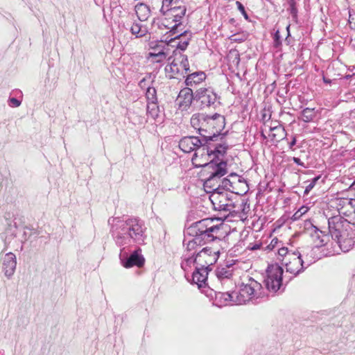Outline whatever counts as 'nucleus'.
I'll list each match as a JSON object with an SVG mask.
<instances>
[{
    "label": "nucleus",
    "mask_w": 355,
    "mask_h": 355,
    "mask_svg": "<svg viewBox=\"0 0 355 355\" xmlns=\"http://www.w3.org/2000/svg\"><path fill=\"white\" fill-rule=\"evenodd\" d=\"M108 224L116 245L121 248L119 257L123 266L125 268L141 267L145 260L141 254V250H135L128 257L125 248L134 243L141 244L144 242L146 230L144 223L135 218L124 220L112 217L108 219Z\"/></svg>",
    "instance_id": "f257e3e1"
},
{
    "label": "nucleus",
    "mask_w": 355,
    "mask_h": 355,
    "mask_svg": "<svg viewBox=\"0 0 355 355\" xmlns=\"http://www.w3.org/2000/svg\"><path fill=\"white\" fill-rule=\"evenodd\" d=\"M191 126L198 131L205 143L216 141L225 125L224 116L214 114L196 113L191 118Z\"/></svg>",
    "instance_id": "f03ea898"
},
{
    "label": "nucleus",
    "mask_w": 355,
    "mask_h": 355,
    "mask_svg": "<svg viewBox=\"0 0 355 355\" xmlns=\"http://www.w3.org/2000/svg\"><path fill=\"white\" fill-rule=\"evenodd\" d=\"M223 226L224 224L219 218H206L193 223L187 227L186 233L197 237L205 245L219 239L222 236Z\"/></svg>",
    "instance_id": "7ed1b4c3"
},
{
    "label": "nucleus",
    "mask_w": 355,
    "mask_h": 355,
    "mask_svg": "<svg viewBox=\"0 0 355 355\" xmlns=\"http://www.w3.org/2000/svg\"><path fill=\"white\" fill-rule=\"evenodd\" d=\"M329 232L340 250L349 251L355 244V233L352 224L344 220L341 216H334L328 219Z\"/></svg>",
    "instance_id": "20e7f679"
},
{
    "label": "nucleus",
    "mask_w": 355,
    "mask_h": 355,
    "mask_svg": "<svg viewBox=\"0 0 355 355\" xmlns=\"http://www.w3.org/2000/svg\"><path fill=\"white\" fill-rule=\"evenodd\" d=\"M266 296L261 284L252 278H248L246 282H243L236 292V304H241L252 301L258 303L259 299Z\"/></svg>",
    "instance_id": "39448f33"
},
{
    "label": "nucleus",
    "mask_w": 355,
    "mask_h": 355,
    "mask_svg": "<svg viewBox=\"0 0 355 355\" xmlns=\"http://www.w3.org/2000/svg\"><path fill=\"white\" fill-rule=\"evenodd\" d=\"M209 200L214 206V209L218 211H232L235 207L232 199L234 196L233 192L223 191L220 187L210 191Z\"/></svg>",
    "instance_id": "423d86ee"
},
{
    "label": "nucleus",
    "mask_w": 355,
    "mask_h": 355,
    "mask_svg": "<svg viewBox=\"0 0 355 355\" xmlns=\"http://www.w3.org/2000/svg\"><path fill=\"white\" fill-rule=\"evenodd\" d=\"M211 142H205L197 148L191 159L193 166L196 168L205 167V171H207L212 169L211 165H218V163L213 162L214 157L211 155Z\"/></svg>",
    "instance_id": "0eeeda50"
},
{
    "label": "nucleus",
    "mask_w": 355,
    "mask_h": 355,
    "mask_svg": "<svg viewBox=\"0 0 355 355\" xmlns=\"http://www.w3.org/2000/svg\"><path fill=\"white\" fill-rule=\"evenodd\" d=\"M189 71L188 58L184 54L176 55L173 60L165 67L166 76L169 78L184 77Z\"/></svg>",
    "instance_id": "6e6552de"
},
{
    "label": "nucleus",
    "mask_w": 355,
    "mask_h": 355,
    "mask_svg": "<svg viewBox=\"0 0 355 355\" xmlns=\"http://www.w3.org/2000/svg\"><path fill=\"white\" fill-rule=\"evenodd\" d=\"M11 242L9 238L6 237L5 239V248L3 251H6L8 247H10ZM0 261L1 263V270L4 275L8 279H11L14 275L17 268V257L12 252H7L0 254Z\"/></svg>",
    "instance_id": "1a4fd4ad"
},
{
    "label": "nucleus",
    "mask_w": 355,
    "mask_h": 355,
    "mask_svg": "<svg viewBox=\"0 0 355 355\" xmlns=\"http://www.w3.org/2000/svg\"><path fill=\"white\" fill-rule=\"evenodd\" d=\"M266 272L265 286L268 291L275 293L280 289L282 285L283 269L277 264L271 265L268 266Z\"/></svg>",
    "instance_id": "9d476101"
},
{
    "label": "nucleus",
    "mask_w": 355,
    "mask_h": 355,
    "mask_svg": "<svg viewBox=\"0 0 355 355\" xmlns=\"http://www.w3.org/2000/svg\"><path fill=\"white\" fill-rule=\"evenodd\" d=\"M284 263L286 266V272L293 275V277L299 275L306 268L305 261L301 257V254L298 250L290 253L288 259H286Z\"/></svg>",
    "instance_id": "9b49d317"
},
{
    "label": "nucleus",
    "mask_w": 355,
    "mask_h": 355,
    "mask_svg": "<svg viewBox=\"0 0 355 355\" xmlns=\"http://www.w3.org/2000/svg\"><path fill=\"white\" fill-rule=\"evenodd\" d=\"M211 166L212 169L207 171L209 176L205 180L204 187L214 189L220 178L227 173V164L225 162H220L218 165Z\"/></svg>",
    "instance_id": "f8f14e48"
},
{
    "label": "nucleus",
    "mask_w": 355,
    "mask_h": 355,
    "mask_svg": "<svg viewBox=\"0 0 355 355\" xmlns=\"http://www.w3.org/2000/svg\"><path fill=\"white\" fill-rule=\"evenodd\" d=\"M219 250H213L211 248H204L196 254L197 266L208 270L209 267L214 264L219 257Z\"/></svg>",
    "instance_id": "ddd939ff"
},
{
    "label": "nucleus",
    "mask_w": 355,
    "mask_h": 355,
    "mask_svg": "<svg viewBox=\"0 0 355 355\" xmlns=\"http://www.w3.org/2000/svg\"><path fill=\"white\" fill-rule=\"evenodd\" d=\"M218 96L211 87H200L195 92V101L200 103L202 107H211L214 105Z\"/></svg>",
    "instance_id": "4468645a"
},
{
    "label": "nucleus",
    "mask_w": 355,
    "mask_h": 355,
    "mask_svg": "<svg viewBox=\"0 0 355 355\" xmlns=\"http://www.w3.org/2000/svg\"><path fill=\"white\" fill-rule=\"evenodd\" d=\"M339 207L338 211L345 220L351 223L352 225H355V200L352 199H343L339 202Z\"/></svg>",
    "instance_id": "2eb2a0df"
},
{
    "label": "nucleus",
    "mask_w": 355,
    "mask_h": 355,
    "mask_svg": "<svg viewBox=\"0 0 355 355\" xmlns=\"http://www.w3.org/2000/svg\"><path fill=\"white\" fill-rule=\"evenodd\" d=\"M185 13V7L180 6L171 7V9L166 12L168 17L173 18V21L175 22V24L171 27L168 25H165L168 29H170L169 33H172V35L178 33V29L181 25L180 20L184 16Z\"/></svg>",
    "instance_id": "dca6fc26"
},
{
    "label": "nucleus",
    "mask_w": 355,
    "mask_h": 355,
    "mask_svg": "<svg viewBox=\"0 0 355 355\" xmlns=\"http://www.w3.org/2000/svg\"><path fill=\"white\" fill-rule=\"evenodd\" d=\"M205 144L204 139L201 137L189 136L184 137L179 141L180 148L186 153L196 151L201 145Z\"/></svg>",
    "instance_id": "f3484780"
},
{
    "label": "nucleus",
    "mask_w": 355,
    "mask_h": 355,
    "mask_svg": "<svg viewBox=\"0 0 355 355\" xmlns=\"http://www.w3.org/2000/svg\"><path fill=\"white\" fill-rule=\"evenodd\" d=\"M193 100H195V92H193L191 88L185 87L180 90L177 102L182 110H187L191 106Z\"/></svg>",
    "instance_id": "a211bd4d"
},
{
    "label": "nucleus",
    "mask_w": 355,
    "mask_h": 355,
    "mask_svg": "<svg viewBox=\"0 0 355 355\" xmlns=\"http://www.w3.org/2000/svg\"><path fill=\"white\" fill-rule=\"evenodd\" d=\"M309 232L314 246L316 248L325 245L329 241V236L319 230L316 226L312 225Z\"/></svg>",
    "instance_id": "6ab92c4d"
},
{
    "label": "nucleus",
    "mask_w": 355,
    "mask_h": 355,
    "mask_svg": "<svg viewBox=\"0 0 355 355\" xmlns=\"http://www.w3.org/2000/svg\"><path fill=\"white\" fill-rule=\"evenodd\" d=\"M208 270L200 266H196L192 272V282L196 284L198 287L202 286L207 279Z\"/></svg>",
    "instance_id": "aec40b11"
},
{
    "label": "nucleus",
    "mask_w": 355,
    "mask_h": 355,
    "mask_svg": "<svg viewBox=\"0 0 355 355\" xmlns=\"http://www.w3.org/2000/svg\"><path fill=\"white\" fill-rule=\"evenodd\" d=\"M234 270V264H226L220 266L216 270V275L219 280L230 279Z\"/></svg>",
    "instance_id": "412c9836"
},
{
    "label": "nucleus",
    "mask_w": 355,
    "mask_h": 355,
    "mask_svg": "<svg viewBox=\"0 0 355 355\" xmlns=\"http://www.w3.org/2000/svg\"><path fill=\"white\" fill-rule=\"evenodd\" d=\"M205 78L206 75L204 72H195L187 76L185 83L187 87H192L201 83Z\"/></svg>",
    "instance_id": "4be33fe9"
},
{
    "label": "nucleus",
    "mask_w": 355,
    "mask_h": 355,
    "mask_svg": "<svg viewBox=\"0 0 355 355\" xmlns=\"http://www.w3.org/2000/svg\"><path fill=\"white\" fill-rule=\"evenodd\" d=\"M170 36H174V37L172 38L171 40H175L178 38L181 39V41L179 42L177 46L178 49H181L182 51H184L187 49L189 44L191 33L186 31H184L183 33H180V31H178V33L175 35H172V33H170Z\"/></svg>",
    "instance_id": "5701e85b"
},
{
    "label": "nucleus",
    "mask_w": 355,
    "mask_h": 355,
    "mask_svg": "<svg viewBox=\"0 0 355 355\" xmlns=\"http://www.w3.org/2000/svg\"><path fill=\"white\" fill-rule=\"evenodd\" d=\"M237 180V175L232 173L228 176V178H224L221 182V185H218V187H220L223 191L233 192V190L235 189L234 184L236 183V180Z\"/></svg>",
    "instance_id": "b1692460"
},
{
    "label": "nucleus",
    "mask_w": 355,
    "mask_h": 355,
    "mask_svg": "<svg viewBox=\"0 0 355 355\" xmlns=\"http://www.w3.org/2000/svg\"><path fill=\"white\" fill-rule=\"evenodd\" d=\"M135 12L141 21H146L150 15L149 7L143 3H139L135 6Z\"/></svg>",
    "instance_id": "393cba45"
},
{
    "label": "nucleus",
    "mask_w": 355,
    "mask_h": 355,
    "mask_svg": "<svg viewBox=\"0 0 355 355\" xmlns=\"http://www.w3.org/2000/svg\"><path fill=\"white\" fill-rule=\"evenodd\" d=\"M236 292L229 293H219L216 295V300L220 302L219 306L226 305L228 303L233 302L236 304Z\"/></svg>",
    "instance_id": "a878e982"
},
{
    "label": "nucleus",
    "mask_w": 355,
    "mask_h": 355,
    "mask_svg": "<svg viewBox=\"0 0 355 355\" xmlns=\"http://www.w3.org/2000/svg\"><path fill=\"white\" fill-rule=\"evenodd\" d=\"M313 250H314V248L306 247V248H303L301 250V252H300V253L301 254V257L305 261V265L306 267H308L313 262H314L315 259H316V257L314 254Z\"/></svg>",
    "instance_id": "bb28decb"
},
{
    "label": "nucleus",
    "mask_w": 355,
    "mask_h": 355,
    "mask_svg": "<svg viewBox=\"0 0 355 355\" xmlns=\"http://www.w3.org/2000/svg\"><path fill=\"white\" fill-rule=\"evenodd\" d=\"M184 245L186 246L187 251L191 252V254L194 255L196 252V248L204 244L199 239H197V237L192 236V239L187 241V239H184Z\"/></svg>",
    "instance_id": "cd10ccee"
},
{
    "label": "nucleus",
    "mask_w": 355,
    "mask_h": 355,
    "mask_svg": "<svg viewBox=\"0 0 355 355\" xmlns=\"http://www.w3.org/2000/svg\"><path fill=\"white\" fill-rule=\"evenodd\" d=\"M130 31L136 37H141L148 33L147 28L142 26L139 22H134L131 26Z\"/></svg>",
    "instance_id": "c85d7f7f"
},
{
    "label": "nucleus",
    "mask_w": 355,
    "mask_h": 355,
    "mask_svg": "<svg viewBox=\"0 0 355 355\" xmlns=\"http://www.w3.org/2000/svg\"><path fill=\"white\" fill-rule=\"evenodd\" d=\"M184 257L185 258L181 263L182 268L184 271H189V270L191 268L192 266L196 268L197 266L196 255L194 257L193 254H191V256H190V254H185Z\"/></svg>",
    "instance_id": "c756f323"
},
{
    "label": "nucleus",
    "mask_w": 355,
    "mask_h": 355,
    "mask_svg": "<svg viewBox=\"0 0 355 355\" xmlns=\"http://www.w3.org/2000/svg\"><path fill=\"white\" fill-rule=\"evenodd\" d=\"M167 54L162 48L157 53H148V59L153 62H162L166 59Z\"/></svg>",
    "instance_id": "7c9ffc66"
},
{
    "label": "nucleus",
    "mask_w": 355,
    "mask_h": 355,
    "mask_svg": "<svg viewBox=\"0 0 355 355\" xmlns=\"http://www.w3.org/2000/svg\"><path fill=\"white\" fill-rule=\"evenodd\" d=\"M146 96L148 101V105H151L152 110H155L157 103V92L154 87H148L146 89Z\"/></svg>",
    "instance_id": "2f4dec72"
},
{
    "label": "nucleus",
    "mask_w": 355,
    "mask_h": 355,
    "mask_svg": "<svg viewBox=\"0 0 355 355\" xmlns=\"http://www.w3.org/2000/svg\"><path fill=\"white\" fill-rule=\"evenodd\" d=\"M211 146L212 148L211 155L214 158V157H218V155H223L227 148V146L220 144L216 145H212L211 144Z\"/></svg>",
    "instance_id": "473e14b6"
},
{
    "label": "nucleus",
    "mask_w": 355,
    "mask_h": 355,
    "mask_svg": "<svg viewBox=\"0 0 355 355\" xmlns=\"http://www.w3.org/2000/svg\"><path fill=\"white\" fill-rule=\"evenodd\" d=\"M298 1H300V0H287V3L288 5L287 10L290 12L293 19H296L297 16V8L296 5Z\"/></svg>",
    "instance_id": "72a5a7b5"
},
{
    "label": "nucleus",
    "mask_w": 355,
    "mask_h": 355,
    "mask_svg": "<svg viewBox=\"0 0 355 355\" xmlns=\"http://www.w3.org/2000/svg\"><path fill=\"white\" fill-rule=\"evenodd\" d=\"M315 117L313 109L306 107L302 112V120L306 123L311 121Z\"/></svg>",
    "instance_id": "f704fd0d"
},
{
    "label": "nucleus",
    "mask_w": 355,
    "mask_h": 355,
    "mask_svg": "<svg viewBox=\"0 0 355 355\" xmlns=\"http://www.w3.org/2000/svg\"><path fill=\"white\" fill-rule=\"evenodd\" d=\"M178 1V0H162V6L160 11L165 15L171 7L177 6Z\"/></svg>",
    "instance_id": "c9c22d12"
},
{
    "label": "nucleus",
    "mask_w": 355,
    "mask_h": 355,
    "mask_svg": "<svg viewBox=\"0 0 355 355\" xmlns=\"http://www.w3.org/2000/svg\"><path fill=\"white\" fill-rule=\"evenodd\" d=\"M309 207L306 206H302L292 216L293 220H297L309 211Z\"/></svg>",
    "instance_id": "e433bc0d"
},
{
    "label": "nucleus",
    "mask_w": 355,
    "mask_h": 355,
    "mask_svg": "<svg viewBox=\"0 0 355 355\" xmlns=\"http://www.w3.org/2000/svg\"><path fill=\"white\" fill-rule=\"evenodd\" d=\"M320 178V176H317L307 182L308 184L306 186V188L304 190V194L307 195L310 192V191L315 187L317 181Z\"/></svg>",
    "instance_id": "4c0bfd02"
},
{
    "label": "nucleus",
    "mask_w": 355,
    "mask_h": 355,
    "mask_svg": "<svg viewBox=\"0 0 355 355\" xmlns=\"http://www.w3.org/2000/svg\"><path fill=\"white\" fill-rule=\"evenodd\" d=\"M290 253H293V252H290L287 248L282 247L278 249V255L284 258L282 260L284 262L285 261L286 259H288V255Z\"/></svg>",
    "instance_id": "58836bf2"
},
{
    "label": "nucleus",
    "mask_w": 355,
    "mask_h": 355,
    "mask_svg": "<svg viewBox=\"0 0 355 355\" xmlns=\"http://www.w3.org/2000/svg\"><path fill=\"white\" fill-rule=\"evenodd\" d=\"M230 38L233 42H243L245 40L246 36L244 34H234Z\"/></svg>",
    "instance_id": "ea45409f"
},
{
    "label": "nucleus",
    "mask_w": 355,
    "mask_h": 355,
    "mask_svg": "<svg viewBox=\"0 0 355 355\" xmlns=\"http://www.w3.org/2000/svg\"><path fill=\"white\" fill-rule=\"evenodd\" d=\"M348 23L352 29L355 30V12L349 11V19Z\"/></svg>",
    "instance_id": "a19ab883"
},
{
    "label": "nucleus",
    "mask_w": 355,
    "mask_h": 355,
    "mask_svg": "<svg viewBox=\"0 0 355 355\" xmlns=\"http://www.w3.org/2000/svg\"><path fill=\"white\" fill-rule=\"evenodd\" d=\"M151 105H148L147 106V114L150 115L153 119H155L157 116V107H155V110H152Z\"/></svg>",
    "instance_id": "79ce46f5"
},
{
    "label": "nucleus",
    "mask_w": 355,
    "mask_h": 355,
    "mask_svg": "<svg viewBox=\"0 0 355 355\" xmlns=\"http://www.w3.org/2000/svg\"><path fill=\"white\" fill-rule=\"evenodd\" d=\"M21 103V101L17 99L16 98H10L8 100V104L10 106L13 107H19Z\"/></svg>",
    "instance_id": "37998d69"
},
{
    "label": "nucleus",
    "mask_w": 355,
    "mask_h": 355,
    "mask_svg": "<svg viewBox=\"0 0 355 355\" xmlns=\"http://www.w3.org/2000/svg\"><path fill=\"white\" fill-rule=\"evenodd\" d=\"M236 4L239 10L242 13L245 19H248V15L245 12V7L243 6V5L240 1H238L236 2Z\"/></svg>",
    "instance_id": "c03bdc74"
},
{
    "label": "nucleus",
    "mask_w": 355,
    "mask_h": 355,
    "mask_svg": "<svg viewBox=\"0 0 355 355\" xmlns=\"http://www.w3.org/2000/svg\"><path fill=\"white\" fill-rule=\"evenodd\" d=\"M275 46L277 47L281 44L279 32L277 31L275 34Z\"/></svg>",
    "instance_id": "a18cd8bd"
},
{
    "label": "nucleus",
    "mask_w": 355,
    "mask_h": 355,
    "mask_svg": "<svg viewBox=\"0 0 355 355\" xmlns=\"http://www.w3.org/2000/svg\"><path fill=\"white\" fill-rule=\"evenodd\" d=\"M293 160L294 163H295L298 166H303V167L305 166L304 164L300 160V158L294 157L293 158Z\"/></svg>",
    "instance_id": "49530a36"
},
{
    "label": "nucleus",
    "mask_w": 355,
    "mask_h": 355,
    "mask_svg": "<svg viewBox=\"0 0 355 355\" xmlns=\"http://www.w3.org/2000/svg\"><path fill=\"white\" fill-rule=\"evenodd\" d=\"M295 144L296 138L295 137H293L292 141L289 143V148L291 150H294L293 146L295 145Z\"/></svg>",
    "instance_id": "de8ad7c7"
},
{
    "label": "nucleus",
    "mask_w": 355,
    "mask_h": 355,
    "mask_svg": "<svg viewBox=\"0 0 355 355\" xmlns=\"http://www.w3.org/2000/svg\"><path fill=\"white\" fill-rule=\"evenodd\" d=\"M163 47L160 48L159 46H157V48H153L152 51L149 53H157V51H160Z\"/></svg>",
    "instance_id": "09e8293b"
},
{
    "label": "nucleus",
    "mask_w": 355,
    "mask_h": 355,
    "mask_svg": "<svg viewBox=\"0 0 355 355\" xmlns=\"http://www.w3.org/2000/svg\"><path fill=\"white\" fill-rule=\"evenodd\" d=\"M145 81H146V80L144 78L140 81V83H139L140 87H144Z\"/></svg>",
    "instance_id": "8fccbe9b"
},
{
    "label": "nucleus",
    "mask_w": 355,
    "mask_h": 355,
    "mask_svg": "<svg viewBox=\"0 0 355 355\" xmlns=\"http://www.w3.org/2000/svg\"><path fill=\"white\" fill-rule=\"evenodd\" d=\"M276 243H277V239H272L270 245H272V246L274 247L275 244Z\"/></svg>",
    "instance_id": "3c124183"
},
{
    "label": "nucleus",
    "mask_w": 355,
    "mask_h": 355,
    "mask_svg": "<svg viewBox=\"0 0 355 355\" xmlns=\"http://www.w3.org/2000/svg\"><path fill=\"white\" fill-rule=\"evenodd\" d=\"M259 248V245H254L252 249V250H255V249H258Z\"/></svg>",
    "instance_id": "603ef678"
}]
</instances>
